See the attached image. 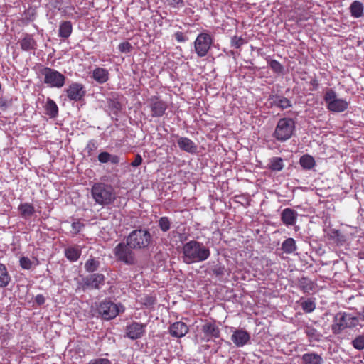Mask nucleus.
<instances>
[{"instance_id":"obj_28","label":"nucleus","mask_w":364,"mask_h":364,"mask_svg":"<svg viewBox=\"0 0 364 364\" xmlns=\"http://www.w3.org/2000/svg\"><path fill=\"white\" fill-rule=\"evenodd\" d=\"M11 282V277L6 266L0 263V287H6Z\"/></svg>"},{"instance_id":"obj_17","label":"nucleus","mask_w":364,"mask_h":364,"mask_svg":"<svg viewBox=\"0 0 364 364\" xmlns=\"http://www.w3.org/2000/svg\"><path fill=\"white\" fill-rule=\"evenodd\" d=\"M188 332L187 325L181 321L175 322L169 327L170 334L176 338H181Z\"/></svg>"},{"instance_id":"obj_25","label":"nucleus","mask_w":364,"mask_h":364,"mask_svg":"<svg viewBox=\"0 0 364 364\" xmlns=\"http://www.w3.org/2000/svg\"><path fill=\"white\" fill-rule=\"evenodd\" d=\"M65 255L69 261L75 262L80 258L81 250L77 247H68L65 249Z\"/></svg>"},{"instance_id":"obj_49","label":"nucleus","mask_w":364,"mask_h":364,"mask_svg":"<svg viewBox=\"0 0 364 364\" xmlns=\"http://www.w3.org/2000/svg\"><path fill=\"white\" fill-rule=\"evenodd\" d=\"M176 40L178 43H183L188 40V38L181 31H177L174 34Z\"/></svg>"},{"instance_id":"obj_57","label":"nucleus","mask_w":364,"mask_h":364,"mask_svg":"<svg viewBox=\"0 0 364 364\" xmlns=\"http://www.w3.org/2000/svg\"><path fill=\"white\" fill-rule=\"evenodd\" d=\"M311 84L313 86H314V87H315V88H316V87H318V81H317L316 80H315V79H314V80H312L311 81Z\"/></svg>"},{"instance_id":"obj_20","label":"nucleus","mask_w":364,"mask_h":364,"mask_svg":"<svg viewBox=\"0 0 364 364\" xmlns=\"http://www.w3.org/2000/svg\"><path fill=\"white\" fill-rule=\"evenodd\" d=\"M21 48L24 51L34 50L37 48V43L32 35L26 33L19 41Z\"/></svg>"},{"instance_id":"obj_12","label":"nucleus","mask_w":364,"mask_h":364,"mask_svg":"<svg viewBox=\"0 0 364 364\" xmlns=\"http://www.w3.org/2000/svg\"><path fill=\"white\" fill-rule=\"evenodd\" d=\"M65 93L70 100L79 102L84 99L86 90L82 83L72 82L65 90Z\"/></svg>"},{"instance_id":"obj_4","label":"nucleus","mask_w":364,"mask_h":364,"mask_svg":"<svg viewBox=\"0 0 364 364\" xmlns=\"http://www.w3.org/2000/svg\"><path fill=\"white\" fill-rule=\"evenodd\" d=\"M129 242H122L113 249V254L117 261L121 262L128 266H134L137 263L136 254Z\"/></svg>"},{"instance_id":"obj_42","label":"nucleus","mask_w":364,"mask_h":364,"mask_svg":"<svg viewBox=\"0 0 364 364\" xmlns=\"http://www.w3.org/2000/svg\"><path fill=\"white\" fill-rule=\"evenodd\" d=\"M282 162V161H270L267 166L272 171H281L284 167Z\"/></svg>"},{"instance_id":"obj_60","label":"nucleus","mask_w":364,"mask_h":364,"mask_svg":"<svg viewBox=\"0 0 364 364\" xmlns=\"http://www.w3.org/2000/svg\"><path fill=\"white\" fill-rule=\"evenodd\" d=\"M272 159H277V160H279V159H282V158H280V157H274Z\"/></svg>"},{"instance_id":"obj_44","label":"nucleus","mask_w":364,"mask_h":364,"mask_svg":"<svg viewBox=\"0 0 364 364\" xmlns=\"http://www.w3.org/2000/svg\"><path fill=\"white\" fill-rule=\"evenodd\" d=\"M20 265L24 269H30L32 267V261L26 257H22L20 259Z\"/></svg>"},{"instance_id":"obj_62","label":"nucleus","mask_w":364,"mask_h":364,"mask_svg":"<svg viewBox=\"0 0 364 364\" xmlns=\"http://www.w3.org/2000/svg\"><path fill=\"white\" fill-rule=\"evenodd\" d=\"M100 161L105 163V162H107V161L103 160V161Z\"/></svg>"},{"instance_id":"obj_32","label":"nucleus","mask_w":364,"mask_h":364,"mask_svg":"<svg viewBox=\"0 0 364 364\" xmlns=\"http://www.w3.org/2000/svg\"><path fill=\"white\" fill-rule=\"evenodd\" d=\"M282 250L287 254H291L296 250L295 240L291 238H287L282 244Z\"/></svg>"},{"instance_id":"obj_51","label":"nucleus","mask_w":364,"mask_h":364,"mask_svg":"<svg viewBox=\"0 0 364 364\" xmlns=\"http://www.w3.org/2000/svg\"><path fill=\"white\" fill-rule=\"evenodd\" d=\"M88 364H111V362L108 359L98 358L91 360Z\"/></svg>"},{"instance_id":"obj_56","label":"nucleus","mask_w":364,"mask_h":364,"mask_svg":"<svg viewBox=\"0 0 364 364\" xmlns=\"http://www.w3.org/2000/svg\"><path fill=\"white\" fill-rule=\"evenodd\" d=\"M300 159H302V160H304V159H314L312 156H309V155H303Z\"/></svg>"},{"instance_id":"obj_37","label":"nucleus","mask_w":364,"mask_h":364,"mask_svg":"<svg viewBox=\"0 0 364 364\" xmlns=\"http://www.w3.org/2000/svg\"><path fill=\"white\" fill-rule=\"evenodd\" d=\"M97 146L95 140H90L88 141L84 151L87 154L88 156H94L96 154Z\"/></svg>"},{"instance_id":"obj_58","label":"nucleus","mask_w":364,"mask_h":364,"mask_svg":"<svg viewBox=\"0 0 364 364\" xmlns=\"http://www.w3.org/2000/svg\"><path fill=\"white\" fill-rule=\"evenodd\" d=\"M360 315L362 316L363 318L364 319V306L362 309V311L360 313Z\"/></svg>"},{"instance_id":"obj_27","label":"nucleus","mask_w":364,"mask_h":364,"mask_svg":"<svg viewBox=\"0 0 364 364\" xmlns=\"http://www.w3.org/2000/svg\"><path fill=\"white\" fill-rule=\"evenodd\" d=\"M298 287L304 293H309L314 289V284L307 277H303L299 279Z\"/></svg>"},{"instance_id":"obj_18","label":"nucleus","mask_w":364,"mask_h":364,"mask_svg":"<svg viewBox=\"0 0 364 364\" xmlns=\"http://www.w3.org/2000/svg\"><path fill=\"white\" fill-rule=\"evenodd\" d=\"M177 144L180 149L184 151L191 154L196 153L197 151V145L188 137H180L177 141Z\"/></svg>"},{"instance_id":"obj_39","label":"nucleus","mask_w":364,"mask_h":364,"mask_svg":"<svg viewBox=\"0 0 364 364\" xmlns=\"http://www.w3.org/2000/svg\"><path fill=\"white\" fill-rule=\"evenodd\" d=\"M305 333L310 339L318 341L319 339L320 334L317 330L312 326H306L305 328Z\"/></svg>"},{"instance_id":"obj_46","label":"nucleus","mask_w":364,"mask_h":364,"mask_svg":"<svg viewBox=\"0 0 364 364\" xmlns=\"http://www.w3.org/2000/svg\"><path fill=\"white\" fill-rule=\"evenodd\" d=\"M118 48L120 52L127 53L131 51L132 46L129 42L126 41L121 43L119 45Z\"/></svg>"},{"instance_id":"obj_9","label":"nucleus","mask_w":364,"mask_h":364,"mask_svg":"<svg viewBox=\"0 0 364 364\" xmlns=\"http://www.w3.org/2000/svg\"><path fill=\"white\" fill-rule=\"evenodd\" d=\"M323 100L326 103L327 109L333 112H343L348 107L347 101L337 98L336 92L332 89L326 92Z\"/></svg>"},{"instance_id":"obj_40","label":"nucleus","mask_w":364,"mask_h":364,"mask_svg":"<svg viewBox=\"0 0 364 364\" xmlns=\"http://www.w3.org/2000/svg\"><path fill=\"white\" fill-rule=\"evenodd\" d=\"M12 105V98L2 96L0 97V110L5 111Z\"/></svg>"},{"instance_id":"obj_15","label":"nucleus","mask_w":364,"mask_h":364,"mask_svg":"<svg viewBox=\"0 0 364 364\" xmlns=\"http://www.w3.org/2000/svg\"><path fill=\"white\" fill-rule=\"evenodd\" d=\"M250 334L245 330L240 328L233 331L231 341L238 348L242 347L250 341Z\"/></svg>"},{"instance_id":"obj_61","label":"nucleus","mask_w":364,"mask_h":364,"mask_svg":"<svg viewBox=\"0 0 364 364\" xmlns=\"http://www.w3.org/2000/svg\"><path fill=\"white\" fill-rule=\"evenodd\" d=\"M118 161L117 160H114V161H112V162H114V163H117Z\"/></svg>"},{"instance_id":"obj_35","label":"nucleus","mask_w":364,"mask_h":364,"mask_svg":"<svg viewBox=\"0 0 364 364\" xmlns=\"http://www.w3.org/2000/svg\"><path fill=\"white\" fill-rule=\"evenodd\" d=\"M268 65L274 73L277 74H282L284 72V66L276 60H268Z\"/></svg>"},{"instance_id":"obj_13","label":"nucleus","mask_w":364,"mask_h":364,"mask_svg":"<svg viewBox=\"0 0 364 364\" xmlns=\"http://www.w3.org/2000/svg\"><path fill=\"white\" fill-rule=\"evenodd\" d=\"M146 324L133 322L126 327V335L132 340L141 338L145 333Z\"/></svg>"},{"instance_id":"obj_29","label":"nucleus","mask_w":364,"mask_h":364,"mask_svg":"<svg viewBox=\"0 0 364 364\" xmlns=\"http://www.w3.org/2000/svg\"><path fill=\"white\" fill-rule=\"evenodd\" d=\"M302 360L305 364H322V358L316 353H306L303 355Z\"/></svg>"},{"instance_id":"obj_22","label":"nucleus","mask_w":364,"mask_h":364,"mask_svg":"<svg viewBox=\"0 0 364 364\" xmlns=\"http://www.w3.org/2000/svg\"><path fill=\"white\" fill-rule=\"evenodd\" d=\"M73 32V24L70 21L60 22L58 29V36L63 38H68Z\"/></svg>"},{"instance_id":"obj_5","label":"nucleus","mask_w":364,"mask_h":364,"mask_svg":"<svg viewBox=\"0 0 364 364\" xmlns=\"http://www.w3.org/2000/svg\"><path fill=\"white\" fill-rule=\"evenodd\" d=\"M295 130V122L291 118L279 119L273 132V137L280 142L289 139Z\"/></svg>"},{"instance_id":"obj_31","label":"nucleus","mask_w":364,"mask_h":364,"mask_svg":"<svg viewBox=\"0 0 364 364\" xmlns=\"http://www.w3.org/2000/svg\"><path fill=\"white\" fill-rule=\"evenodd\" d=\"M18 210L23 218H27L31 217L34 213L35 209L33 205L30 203H22L19 205Z\"/></svg>"},{"instance_id":"obj_24","label":"nucleus","mask_w":364,"mask_h":364,"mask_svg":"<svg viewBox=\"0 0 364 364\" xmlns=\"http://www.w3.org/2000/svg\"><path fill=\"white\" fill-rule=\"evenodd\" d=\"M44 108L46 114L48 115L50 118L53 119L58 117V107L53 100L48 98Z\"/></svg>"},{"instance_id":"obj_36","label":"nucleus","mask_w":364,"mask_h":364,"mask_svg":"<svg viewBox=\"0 0 364 364\" xmlns=\"http://www.w3.org/2000/svg\"><path fill=\"white\" fill-rule=\"evenodd\" d=\"M247 41L242 36H234L230 39V46L236 49H240Z\"/></svg>"},{"instance_id":"obj_53","label":"nucleus","mask_w":364,"mask_h":364,"mask_svg":"<svg viewBox=\"0 0 364 364\" xmlns=\"http://www.w3.org/2000/svg\"><path fill=\"white\" fill-rule=\"evenodd\" d=\"M155 298L148 296L144 299V304L145 305L151 306L155 304Z\"/></svg>"},{"instance_id":"obj_26","label":"nucleus","mask_w":364,"mask_h":364,"mask_svg":"<svg viewBox=\"0 0 364 364\" xmlns=\"http://www.w3.org/2000/svg\"><path fill=\"white\" fill-rule=\"evenodd\" d=\"M107 103L109 112L117 118L122 109V104L117 99H109Z\"/></svg>"},{"instance_id":"obj_19","label":"nucleus","mask_w":364,"mask_h":364,"mask_svg":"<svg viewBox=\"0 0 364 364\" xmlns=\"http://www.w3.org/2000/svg\"><path fill=\"white\" fill-rule=\"evenodd\" d=\"M297 215L296 210L287 208L282 212L281 220L286 225H294L296 221Z\"/></svg>"},{"instance_id":"obj_48","label":"nucleus","mask_w":364,"mask_h":364,"mask_svg":"<svg viewBox=\"0 0 364 364\" xmlns=\"http://www.w3.org/2000/svg\"><path fill=\"white\" fill-rule=\"evenodd\" d=\"M301 166L305 170H309L315 166V161H299Z\"/></svg>"},{"instance_id":"obj_8","label":"nucleus","mask_w":364,"mask_h":364,"mask_svg":"<svg viewBox=\"0 0 364 364\" xmlns=\"http://www.w3.org/2000/svg\"><path fill=\"white\" fill-rule=\"evenodd\" d=\"M41 73L44 77L43 82L50 87L61 88L65 82V77L59 71L45 67L41 70Z\"/></svg>"},{"instance_id":"obj_11","label":"nucleus","mask_w":364,"mask_h":364,"mask_svg":"<svg viewBox=\"0 0 364 364\" xmlns=\"http://www.w3.org/2000/svg\"><path fill=\"white\" fill-rule=\"evenodd\" d=\"M148 102L152 117H162L168 109L167 102L161 100L159 96H151L149 98Z\"/></svg>"},{"instance_id":"obj_38","label":"nucleus","mask_w":364,"mask_h":364,"mask_svg":"<svg viewBox=\"0 0 364 364\" xmlns=\"http://www.w3.org/2000/svg\"><path fill=\"white\" fill-rule=\"evenodd\" d=\"M301 306L306 313H311L316 308V304L311 299H308L307 300L302 301Z\"/></svg>"},{"instance_id":"obj_54","label":"nucleus","mask_w":364,"mask_h":364,"mask_svg":"<svg viewBox=\"0 0 364 364\" xmlns=\"http://www.w3.org/2000/svg\"><path fill=\"white\" fill-rule=\"evenodd\" d=\"M109 154L107 152H102L98 155L97 159H109Z\"/></svg>"},{"instance_id":"obj_55","label":"nucleus","mask_w":364,"mask_h":364,"mask_svg":"<svg viewBox=\"0 0 364 364\" xmlns=\"http://www.w3.org/2000/svg\"><path fill=\"white\" fill-rule=\"evenodd\" d=\"M142 161H132L131 165L134 167H137L141 164Z\"/></svg>"},{"instance_id":"obj_10","label":"nucleus","mask_w":364,"mask_h":364,"mask_svg":"<svg viewBox=\"0 0 364 364\" xmlns=\"http://www.w3.org/2000/svg\"><path fill=\"white\" fill-rule=\"evenodd\" d=\"M213 43V37L208 33H200L194 41V48L199 58L205 57Z\"/></svg>"},{"instance_id":"obj_52","label":"nucleus","mask_w":364,"mask_h":364,"mask_svg":"<svg viewBox=\"0 0 364 364\" xmlns=\"http://www.w3.org/2000/svg\"><path fill=\"white\" fill-rule=\"evenodd\" d=\"M46 301V299H45V297L42 294H38L36 297H35V302L41 306V305H43Z\"/></svg>"},{"instance_id":"obj_45","label":"nucleus","mask_w":364,"mask_h":364,"mask_svg":"<svg viewBox=\"0 0 364 364\" xmlns=\"http://www.w3.org/2000/svg\"><path fill=\"white\" fill-rule=\"evenodd\" d=\"M235 201L241 203L242 205L247 207L250 205V200L248 197L245 196H235Z\"/></svg>"},{"instance_id":"obj_1","label":"nucleus","mask_w":364,"mask_h":364,"mask_svg":"<svg viewBox=\"0 0 364 364\" xmlns=\"http://www.w3.org/2000/svg\"><path fill=\"white\" fill-rule=\"evenodd\" d=\"M182 253L183 261L187 264L203 262L210 255L209 247L194 240L183 245Z\"/></svg>"},{"instance_id":"obj_7","label":"nucleus","mask_w":364,"mask_h":364,"mask_svg":"<svg viewBox=\"0 0 364 364\" xmlns=\"http://www.w3.org/2000/svg\"><path fill=\"white\" fill-rule=\"evenodd\" d=\"M97 312L104 320L114 318L120 312H124V307L121 304H115L109 300H105L97 306Z\"/></svg>"},{"instance_id":"obj_30","label":"nucleus","mask_w":364,"mask_h":364,"mask_svg":"<svg viewBox=\"0 0 364 364\" xmlns=\"http://www.w3.org/2000/svg\"><path fill=\"white\" fill-rule=\"evenodd\" d=\"M350 13L354 18H360L363 14V5L358 1H354L350 6Z\"/></svg>"},{"instance_id":"obj_59","label":"nucleus","mask_w":364,"mask_h":364,"mask_svg":"<svg viewBox=\"0 0 364 364\" xmlns=\"http://www.w3.org/2000/svg\"><path fill=\"white\" fill-rule=\"evenodd\" d=\"M135 159H141V156L139 154H137V155L136 156Z\"/></svg>"},{"instance_id":"obj_6","label":"nucleus","mask_w":364,"mask_h":364,"mask_svg":"<svg viewBox=\"0 0 364 364\" xmlns=\"http://www.w3.org/2000/svg\"><path fill=\"white\" fill-rule=\"evenodd\" d=\"M334 323L332 325V331L338 334L345 328H352L356 326L359 320L356 316L346 312H338L334 316Z\"/></svg>"},{"instance_id":"obj_3","label":"nucleus","mask_w":364,"mask_h":364,"mask_svg":"<svg viewBox=\"0 0 364 364\" xmlns=\"http://www.w3.org/2000/svg\"><path fill=\"white\" fill-rule=\"evenodd\" d=\"M91 193L96 203L102 206L109 205L116 199L114 188L104 183H95L92 187Z\"/></svg>"},{"instance_id":"obj_16","label":"nucleus","mask_w":364,"mask_h":364,"mask_svg":"<svg viewBox=\"0 0 364 364\" xmlns=\"http://www.w3.org/2000/svg\"><path fill=\"white\" fill-rule=\"evenodd\" d=\"M105 277L102 274H92L82 279L83 287L91 289H100V284H103Z\"/></svg>"},{"instance_id":"obj_47","label":"nucleus","mask_w":364,"mask_h":364,"mask_svg":"<svg viewBox=\"0 0 364 364\" xmlns=\"http://www.w3.org/2000/svg\"><path fill=\"white\" fill-rule=\"evenodd\" d=\"M212 272L217 277H223L225 274V267L224 266L218 264L213 267Z\"/></svg>"},{"instance_id":"obj_43","label":"nucleus","mask_w":364,"mask_h":364,"mask_svg":"<svg viewBox=\"0 0 364 364\" xmlns=\"http://www.w3.org/2000/svg\"><path fill=\"white\" fill-rule=\"evenodd\" d=\"M166 2L174 9L183 8L185 6L184 0H166Z\"/></svg>"},{"instance_id":"obj_21","label":"nucleus","mask_w":364,"mask_h":364,"mask_svg":"<svg viewBox=\"0 0 364 364\" xmlns=\"http://www.w3.org/2000/svg\"><path fill=\"white\" fill-rule=\"evenodd\" d=\"M92 78L99 84H103L109 78V71L103 68L97 67L92 71Z\"/></svg>"},{"instance_id":"obj_50","label":"nucleus","mask_w":364,"mask_h":364,"mask_svg":"<svg viewBox=\"0 0 364 364\" xmlns=\"http://www.w3.org/2000/svg\"><path fill=\"white\" fill-rule=\"evenodd\" d=\"M83 227V224L80 222H73L72 223V230L73 233L77 234L78 233L81 228Z\"/></svg>"},{"instance_id":"obj_2","label":"nucleus","mask_w":364,"mask_h":364,"mask_svg":"<svg viewBox=\"0 0 364 364\" xmlns=\"http://www.w3.org/2000/svg\"><path fill=\"white\" fill-rule=\"evenodd\" d=\"M126 241L135 250H146L154 240L148 228L138 226L128 235Z\"/></svg>"},{"instance_id":"obj_14","label":"nucleus","mask_w":364,"mask_h":364,"mask_svg":"<svg viewBox=\"0 0 364 364\" xmlns=\"http://www.w3.org/2000/svg\"><path fill=\"white\" fill-rule=\"evenodd\" d=\"M201 331L204 334L203 339L206 341H214L220 336L219 328L212 322H205L202 326Z\"/></svg>"},{"instance_id":"obj_33","label":"nucleus","mask_w":364,"mask_h":364,"mask_svg":"<svg viewBox=\"0 0 364 364\" xmlns=\"http://www.w3.org/2000/svg\"><path fill=\"white\" fill-rule=\"evenodd\" d=\"M100 264L99 260L95 258H90L85 263L84 267L87 272H94L98 269Z\"/></svg>"},{"instance_id":"obj_23","label":"nucleus","mask_w":364,"mask_h":364,"mask_svg":"<svg viewBox=\"0 0 364 364\" xmlns=\"http://www.w3.org/2000/svg\"><path fill=\"white\" fill-rule=\"evenodd\" d=\"M272 105L281 109H285L292 106L291 102L284 96L275 95L272 97Z\"/></svg>"},{"instance_id":"obj_34","label":"nucleus","mask_w":364,"mask_h":364,"mask_svg":"<svg viewBox=\"0 0 364 364\" xmlns=\"http://www.w3.org/2000/svg\"><path fill=\"white\" fill-rule=\"evenodd\" d=\"M171 222L168 217L164 216L159 218L158 225L161 231L166 232L171 228Z\"/></svg>"},{"instance_id":"obj_41","label":"nucleus","mask_w":364,"mask_h":364,"mask_svg":"<svg viewBox=\"0 0 364 364\" xmlns=\"http://www.w3.org/2000/svg\"><path fill=\"white\" fill-rule=\"evenodd\" d=\"M353 346L359 350L364 349V335H360L357 336L354 340L352 341Z\"/></svg>"}]
</instances>
